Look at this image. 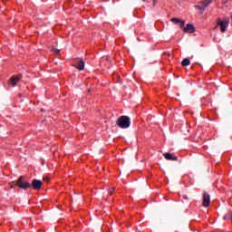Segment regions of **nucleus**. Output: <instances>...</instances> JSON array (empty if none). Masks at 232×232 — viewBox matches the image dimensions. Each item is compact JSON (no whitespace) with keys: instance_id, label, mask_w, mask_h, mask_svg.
Returning a JSON list of instances; mask_svg holds the SVG:
<instances>
[{"instance_id":"nucleus-13","label":"nucleus","mask_w":232,"mask_h":232,"mask_svg":"<svg viewBox=\"0 0 232 232\" xmlns=\"http://www.w3.org/2000/svg\"><path fill=\"white\" fill-rule=\"evenodd\" d=\"M189 64H191V62L189 61V59L185 58L182 62H181V66H189Z\"/></svg>"},{"instance_id":"nucleus-9","label":"nucleus","mask_w":232,"mask_h":232,"mask_svg":"<svg viewBox=\"0 0 232 232\" xmlns=\"http://www.w3.org/2000/svg\"><path fill=\"white\" fill-rule=\"evenodd\" d=\"M171 23H175L176 24H179V28H184L186 25V21L180 18H171Z\"/></svg>"},{"instance_id":"nucleus-1","label":"nucleus","mask_w":232,"mask_h":232,"mask_svg":"<svg viewBox=\"0 0 232 232\" xmlns=\"http://www.w3.org/2000/svg\"><path fill=\"white\" fill-rule=\"evenodd\" d=\"M14 186H17L20 189H30L32 188V184L26 180L24 176H20L16 181H13L11 183V188Z\"/></svg>"},{"instance_id":"nucleus-4","label":"nucleus","mask_w":232,"mask_h":232,"mask_svg":"<svg viewBox=\"0 0 232 232\" xmlns=\"http://www.w3.org/2000/svg\"><path fill=\"white\" fill-rule=\"evenodd\" d=\"M181 30H183V32H185L186 34H195L196 30H195V25L191 24H187V25H183V27H181Z\"/></svg>"},{"instance_id":"nucleus-8","label":"nucleus","mask_w":232,"mask_h":232,"mask_svg":"<svg viewBox=\"0 0 232 232\" xmlns=\"http://www.w3.org/2000/svg\"><path fill=\"white\" fill-rule=\"evenodd\" d=\"M209 204H211V198L209 197V194L205 192L203 194V206L204 208L209 207Z\"/></svg>"},{"instance_id":"nucleus-20","label":"nucleus","mask_w":232,"mask_h":232,"mask_svg":"<svg viewBox=\"0 0 232 232\" xmlns=\"http://www.w3.org/2000/svg\"><path fill=\"white\" fill-rule=\"evenodd\" d=\"M18 95H19V97H23V93H19Z\"/></svg>"},{"instance_id":"nucleus-17","label":"nucleus","mask_w":232,"mask_h":232,"mask_svg":"<svg viewBox=\"0 0 232 232\" xmlns=\"http://www.w3.org/2000/svg\"><path fill=\"white\" fill-rule=\"evenodd\" d=\"M184 200H189V198L187 195H183Z\"/></svg>"},{"instance_id":"nucleus-16","label":"nucleus","mask_w":232,"mask_h":232,"mask_svg":"<svg viewBox=\"0 0 232 232\" xmlns=\"http://www.w3.org/2000/svg\"><path fill=\"white\" fill-rule=\"evenodd\" d=\"M214 0H205L206 2V5H208L209 6V5H211V3H213Z\"/></svg>"},{"instance_id":"nucleus-7","label":"nucleus","mask_w":232,"mask_h":232,"mask_svg":"<svg viewBox=\"0 0 232 232\" xmlns=\"http://www.w3.org/2000/svg\"><path fill=\"white\" fill-rule=\"evenodd\" d=\"M31 188H33L36 191H39V189H41V188H43V181H41L39 179H34L32 181Z\"/></svg>"},{"instance_id":"nucleus-12","label":"nucleus","mask_w":232,"mask_h":232,"mask_svg":"<svg viewBox=\"0 0 232 232\" xmlns=\"http://www.w3.org/2000/svg\"><path fill=\"white\" fill-rule=\"evenodd\" d=\"M231 220L232 221V211H228L223 218V220Z\"/></svg>"},{"instance_id":"nucleus-5","label":"nucleus","mask_w":232,"mask_h":232,"mask_svg":"<svg viewBox=\"0 0 232 232\" xmlns=\"http://www.w3.org/2000/svg\"><path fill=\"white\" fill-rule=\"evenodd\" d=\"M74 66L77 68V70H84V61H82L81 58L74 59Z\"/></svg>"},{"instance_id":"nucleus-18","label":"nucleus","mask_w":232,"mask_h":232,"mask_svg":"<svg viewBox=\"0 0 232 232\" xmlns=\"http://www.w3.org/2000/svg\"><path fill=\"white\" fill-rule=\"evenodd\" d=\"M44 180H45V181H47V182H48V180H50V179L45 178V179H44Z\"/></svg>"},{"instance_id":"nucleus-15","label":"nucleus","mask_w":232,"mask_h":232,"mask_svg":"<svg viewBox=\"0 0 232 232\" xmlns=\"http://www.w3.org/2000/svg\"><path fill=\"white\" fill-rule=\"evenodd\" d=\"M113 191H115V188H111L109 189V194H110V195H113Z\"/></svg>"},{"instance_id":"nucleus-10","label":"nucleus","mask_w":232,"mask_h":232,"mask_svg":"<svg viewBox=\"0 0 232 232\" xmlns=\"http://www.w3.org/2000/svg\"><path fill=\"white\" fill-rule=\"evenodd\" d=\"M208 5H206V0L203 2H199L198 5H195V8H198L200 12H204L206 8H208Z\"/></svg>"},{"instance_id":"nucleus-19","label":"nucleus","mask_w":232,"mask_h":232,"mask_svg":"<svg viewBox=\"0 0 232 232\" xmlns=\"http://www.w3.org/2000/svg\"><path fill=\"white\" fill-rule=\"evenodd\" d=\"M155 5H157V2H156V1L153 2V6H155Z\"/></svg>"},{"instance_id":"nucleus-11","label":"nucleus","mask_w":232,"mask_h":232,"mask_svg":"<svg viewBox=\"0 0 232 232\" xmlns=\"http://www.w3.org/2000/svg\"><path fill=\"white\" fill-rule=\"evenodd\" d=\"M164 159H166V160H174L177 161L179 160V158H177L176 156H173V154L166 152L163 154Z\"/></svg>"},{"instance_id":"nucleus-6","label":"nucleus","mask_w":232,"mask_h":232,"mask_svg":"<svg viewBox=\"0 0 232 232\" xmlns=\"http://www.w3.org/2000/svg\"><path fill=\"white\" fill-rule=\"evenodd\" d=\"M21 79H23V74H18L16 76L11 77V79L9 80V85L13 87L15 86Z\"/></svg>"},{"instance_id":"nucleus-3","label":"nucleus","mask_w":232,"mask_h":232,"mask_svg":"<svg viewBox=\"0 0 232 232\" xmlns=\"http://www.w3.org/2000/svg\"><path fill=\"white\" fill-rule=\"evenodd\" d=\"M218 26H220V30H221L222 34H224V32H226V30L227 29V26H229V21H227V20L221 21L220 19H218Z\"/></svg>"},{"instance_id":"nucleus-2","label":"nucleus","mask_w":232,"mask_h":232,"mask_svg":"<svg viewBox=\"0 0 232 232\" xmlns=\"http://www.w3.org/2000/svg\"><path fill=\"white\" fill-rule=\"evenodd\" d=\"M116 124L117 126H119V128L126 130V128H130V125L131 124V120L128 116H121L117 120Z\"/></svg>"},{"instance_id":"nucleus-14","label":"nucleus","mask_w":232,"mask_h":232,"mask_svg":"<svg viewBox=\"0 0 232 232\" xmlns=\"http://www.w3.org/2000/svg\"><path fill=\"white\" fill-rule=\"evenodd\" d=\"M51 51L55 53V55H59L61 53V50L55 49V47H52Z\"/></svg>"}]
</instances>
